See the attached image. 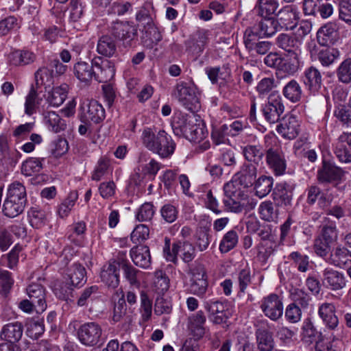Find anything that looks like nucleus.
Segmentation results:
<instances>
[{
  "label": "nucleus",
  "mask_w": 351,
  "mask_h": 351,
  "mask_svg": "<svg viewBox=\"0 0 351 351\" xmlns=\"http://www.w3.org/2000/svg\"><path fill=\"white\" fill-rule=\"evenodd\" d=\"M289 297L292 304L300 307L302 310L308 309L311 306L312 298L304 289L291 287L289 290Z\"/></svg>",
  "instance_id": "nucleus-36"
},
{
  "label": "nucleus",
  "mask_w": 351,
  "mask_h": 351,
  "mask_svg": "<svg viewBox=\"0 0 351 351\" xmlns=\"http://www.w3.org/2000/svg\"><path fill=\"white\" fill-rule=\"evenodd\" d=\"M206 320V317L202 311H197L189 317V328L195 338L199 339L204 335Z\"/></svg>",
  "instance_id": "nucleus-35"
},
{
  "label": "nucleus",
  "mask_w": 351,
  "mask_h": 351,
  "mask_svg": "<svg viewBox=\"0 0 351 351\" xmlns=\"http://www.w3.org/2000/svg\"><path fill=\"white\" fill-rule=\"evenodd\" d=\"M120 264L116 261L108 262L102 267L100 278L108 287L114 289L119 285Z\"/></svg>",
  "instance_id": "nucleus-17"
},
{
  "label": "nucleus",
  "mask_w": 351,
  "mask_h": 351,
  "mask_svg": "<svg viewBox=\"0 0 351 351\" xmlns=\"http://www.w3.org/2000/svg\"><path fill=\"white\" fill-rule=\"evenodd\" d=\"M38 89L34 85H32L31 89L26 96L25 103V112L28 115H32L36 112V107L40 104L42 99L38 97Z\"/></svg>",
  "instance_id": "nucleus-55"
},
{
  "label": "nucleus",
  "mask_w": 351,
  "mask_h": 351,
  "mask_svg": "<svg viewBox=\"0 0 351 351\" xmlns=\"http://www.w3.org/2000/svg\"><path fill=\"white\" fill-rule=\"evenodd\" d=\"M29 223L33 228H40L45 224L46 216L43 210L32 207L28 211Z\"/></svg>",
  "instance_id": "nucleus-59"
},
{
  "label": "nucleus",
  "mask_w": 351,
  "mask_h": 351,
  "mask_svg": "<svg viewBox=\"0 0 351 351\" xmlns=\"http://www.w3.org/2000/svg\"><path fill=\"white\" fill-rule=\"evenodd\" d=\"M77 197L78 194L77 191H72L69 194L67 198H66L58 207V213L60 217L64 218L68 216L75 205Z\"/></svg>",
  "instance_id": "nucleus-61"
},
{
  "label": "nucleus",
  "mask_w": 351,
  "mask_h": 351,
  "mask_svg": "<svg viewBox=\"0 0 351 351\" xmlns=\"http://www.w3.org/2000/svg\"><path fill=\"white\" fill-rule=\"evenodd\" d=\"M69 86L66 84H62L60 86L54 87L49 93L47 102L53 107H58L63 104L67 97Z\"/></svg>",
  "instance_id": "nucleus-41"
},
{
  "label": "nucleus",
  "mask_w": 351,
  "mask_h": 351,
  "mask_svg": "<svg viewBox=\"0 0 351 351\" xmlns=\"http://www.w3.org/2000/svg\"><path fill=\"white\" fill-rule=\"evenodd\" d=\"M264 63L269 67L286 73L291 74L296 71V68L293 64L276 52L267 54L264 58Z\"/></svg>",
  "instance_id": "nucleus-18"
},
{
  "label": "nucleus",
  "mask_w": 351,
  "mask_h": 351,
  "mask_svg": "<svg viewBox=\"0 0 351 351\" xmlns=\"http://www.w3.org/2000/svg\"><path fill=\"white\" fill-rule=\"evenodd\" d=\"M110 168V159L106 156L100 157L96 164L94 171L92 173V180L95 181H99L108 172Z\"/></svg>",
  "instance_id": "nucleus-54"
},
{
  "label": "nucleus",
  "mask_w": 351,
  "mask_h": 351,
  "mask_svg": "<svg viewBox=\"0 0 351 351\" xmlns=\"http://www.w3.org/2000/svg\"><path fill=\"white\" fill-rule=\"evenodd\" d=\"M265 156L267 164L274 175L281 176L285 173L287 160L280 148L270 147L267 150Z\"/></svg>",
  "instance_id": "nucleus-11"
},
{
  "label": "nucleus",
  "mask_w": 351,
  "mask_h": 351,
  "mask_svg": "<svg viewBox=\"0 0 351 351\" xmlns=\"http://www.w3.org/2000/svg\"><path fill=\"white\" fill-rule=\"evenodd\" d=\"M95 73L94 79L99 83H107L114 78L115 68L114 63L101 56H95L92 59Z\"/></svg>",
  "instance_id": "nucleus-8"
},
{
  "label": "nucleus",
  "mask_w": 351,
  "mask_h": 351,
  "mask_svg": "<svg viewBox=\"0 0 351 351\" xmlns=\"http://www.w3.org/2000/svg\"><path fill=\"white\" fill-rule=\"evenodd\" d=\"M195 120V114L194 112L192 114H179L176 115L171 123L173 133L176 136H183L186 138L188 132Z\"/></svg>",
  "instance_id": "nucleus-23"
},
{
  "label": "nucleus",
  "mask_w": 351,
  "mask_h": 351,
  "mask_svg": "<svg viewBox=\"0 0 351 351\" xmlns=\"http://www.w3.org/2000/svg\"><path fill=\"white\" fill-rule=\"evenodd\" d=\"M276 86V81L274 77H264L257 84L256 90L260 97H263L272 93V90Z\"/></svg>",
  "instance_id": "nucleus-63"
},
{
  "label": "nucleus",
  "mask_w": 351,
  "mask_h": 351,
  "mask_svg": "<svg viewBox=\"0 0 351 351\" xmlns=\"http://www.w3.org/2000/svg\"><path fill=\"white\" fill-rule=\"evenodd\" d=\"M36 84L34 86L39 88L40 86H50L53 83V71L49 67H42L35 73Z\"/></svg>",
  "instance_id": "nucleus-49"
},
{
  "label": "nucleus",
  "mask_w": 351,
  "mask_h": 351,
  "mask_svg": "<svg viewBox=\"0 0 351 351\" xmlns=\"http://www.w3.org/2000/svg\"><path fill=\"white\" fill-rule=\"evenodd\" d=\"M257 348L259 351H272L274 340L271 332L264 328H258L255 332Z\"/></svg>",
  "instance_id": "nucleus-34"
},
{
  "label": "nucleus",
  "mask_w": 351,
  "mask_h": 351,
  "mask_svg": "<svg viewBox=\"0 0 351 351\" xmlns=\"http://www.w3.org/2000/svg\"><path fill=\"white\" fill-rule=\"evenodd\" d=\"M222 69L225 70V75L221 77V80L224 82L220 83V92L223 94V97L226 98L233 97L239 92V82H235L231 80V71L228 65H223Z\"/></svg>",
  "instance_id": "nucleus-29"
},
{
  "label": "nucleus",
  "mask_w": 351,
  "mask_h": 351,
  "mask_svg": "<svg viewBox=\"0 0 351 351\" xmlns=\"http://www.w3.org/2000/svg\"><path fill=\"white\" fill-rule=\"evenodd\" d=\"M261 17L263 19L261 21L256 25H254L259 32L261 36L270 37L275 34L279 29L276 19L271 16Z\"/></svg>",
  "instance_id": "nucleus-40"
},
{
  "label": "nucleus",
  "mask_w": 351,
  "mask_h": 351,
  "mask_svg": "<svg viewBox=\"0 0 351 351\" xmlns=\"http://www.w3.org/2000/svg\"><path fill=\"white\" fill-rule=\"evenodd\" d=\"M230 136L228 125L223 124L213 128L211 138L215 145L225 144L229 141L228 136Z\"/></svg>",
  "instance_id": "nucleus-57"
},
{
  "label": "nucleus",
  "mask_w": 351,
  "mask_h": 351,
  "mask_svg": "<svg viewBox=\"0 0 351 351\" xmlns=\"http://www.w3.org/2000/svg\"><path fill=\"white\" fill-rule=\"evenodd\" d=\"M97 52L106 58H111L117 53V44L110 35H103L99 38L97 44Z\"/></svg>",
  "instance_id": "nucleus-33"
},
{
  "label": "nucleus",
  "mask_w": 351,
  "mask_h": 351,
  "mask_svg": "<svg viewBox=\"0 0 351 351\" xmlns=\"http://www.w3.org/2000/svg\"><path fill=\"white\" fill-rule=\"evenodd\" d=\"M209 230L210 223L206 226L200 225L197 229L195 244L200 251L206 250L210 244Z\"/></svg>",
  "instance_id": "nucleus-51"
},
{
  "label": "nucleus",
  "mask_w": 351,
  "mask_h": 351,
  "mask_svg": "<svg viewBox=\"0 0 351 351\" xmlns=\"http://www.w3.org/2000/svg\"><path fill=\"white\" fill-rule=\"evenodd\" d=\"M276 45L284 51L297 57L300 53L301 43L299 39L292 34L282 33L276 39Z\"/></svg>",
  "instance_id": "nucleus-24"
},
{
  "label": "nucleus",
  "mask_w": 351,
  "mask_h": 351,
  "mask_svg": "<svg viewBox=\"0 0 351 351\" xmlns=\"http://www.w3.org/2000/svg\"><path fill=\"white\" fill-rule=\"evenodd\" d=\"M207 134V130L205 129L199 117L195 115V120L193 121L191 126L186 139L191 142L199 143L206 137Z\"/></svg>",
  "instance_id": "nucleus-42"
},
{
  "label": "nucleus",
  "mask_w": 351,
  "mask_h": 351,
  "mask_svg": "<svg viewBox=\"0 0 351 351\" xmlns=\"http://www.w3.org/2000/svg\"><path fill=\"white\" fill-rule=\"evenodd\" d=\"M344 176V171L334 164L323 160L317 170V179L321 184H337Z\"/></svg>",
  "instance_id": "nucleus-6"
},
{
  "label": "nucleus",
  "mask_w": 351,
  "mask_h": 351,
  "mask_svg": "<svg viewBox=\"0 0 351 351\" xmlns=\"http://www.w3.org/2000/svg\"><path fill=\"white\" fill-rule=\"evenodd\" d=\"M339 25L337 22H329L322 26L317 33L318 43L322 46L333 44L338 38Z\"/></svg>",
  "instance_id": "nucleus-22"
},
{
  "label": "nucleus",
  "mask_w": 351,
  "mask_h": 351,
  "mask_svg": "<svg viewBox=\"0 0 351 351\" xmlns=\"http://www.w3.org/2000/svg\"><path fill=\"white\" fill-rule=\"evenodd\" d=\"M208 31L200 29L193 34L186 42V50L198 54L202 53L208 42Z\"/></svg>",
  "instance_id": "nucleus-28"
},
{
  "label": "nucleus",
  "mask_w": 351,
  "mask_h": 351,
  "mask_svg": "<svg viewBox=\"0 0 351 351\" xmlns=\"http://www.w3.org/2000/svg\"><path fill=\"white\" fill-rule=\"evenodd\" d=\"M261 218L267 221H274L278 218V213L270 201L262 202L258 208Z\"/></svg>",
  "instance_id": "nucleus-58"
},
{
  "label": "nucleus",
  "mask_w": 351,
  "mask_h": 351,
  "mask_svg": "<svg viewBox=\"0 0 351 351\" xmlns=\"http://www.w3.org/2000/svg\"><path fill=\"white\" fill-rule=\"evenodd\" d=\"M35 55L29 51L16 50L8 56V62L13 66H23L33 62Z\"/></svg>",
  "instance_id": "nucleus-43"
},
{
  "label": "nucleus",
  "mask_w": 351,
  "mask_h": 351,
  "mask_svg": "<svg viewBox=\"0 0 351 351\" xmlns=\"http://www.w3.org/2000/svg\"><path fill=\"white\" fill-rule=\"evenodd\" d=\"M205 308L209 313L210 319L215 324L226 323L231 315L228 303L221 301H209L204 305Z\"/></svg>",
  "instance_id": "nucleus-12"
},
{
  "label": "nucleus",
  "mask_w": 351,
  "mask_h": 351,
  "mask_svg": "<svg viewBox=\"0 0 351 351\" xmlns=\"http://www.w3.org/2000/svg\"><path fill=\"white\" fill-rule=\"evenodd\" d=\"M29 300L36 303V313L44 312L47 308L45 289L40 284L33 282L26 289Z\"/></svg>",
  "instance_id": "nucleus-20"
},
{
  "label": "nucleus",
  "mask_w": 351,
  "mask_h": 351,
  "mask_svg": "<svg viewBox=\"0 0 351 351\" xmlns=\"http://www.w3.org/2000/svg\"><path fill=\"white\" fill-rule=\"evenodd\" d=\"M174 97L178 102L191 112H197L200 108L199 99L194 87L186 82H180L175 87Z\"/></svg>",
  "instance_id": "nucleus-3"
},
{
  "label": "nucleus",
  "mask_w": 351,
  "mask_h": 351,
  "mask_svg": "<svg viewBox=\"0 0 351 351\" xmlns=\"http://www.w3.org/2000/svg\"><path fill=\"white\" fill-rule=\"evenodd\" d=\"M14 284L12 274L0 268V295L6 296Z\"/></svg>",
  "instance_id": "nucleus-62"
},
{
  "label": "nucleus",
  "mask_w": 351,
  "mask_h": 351,
  "mask_svg": "<svg viewBox=\"0 0 351 351\" xmlns=\"http://www.w3.org/2000/svg\"><path fill=\"white\" fill-rule=\"evenodd\" d=\"M257 168L253 164L245 163L241 170L235 175V178L239 181L243 188L252 186L256 182Z\"/></svg>",
  "instance_id": "nucleus-31"
},
{
  "label": "nucleus",
  "mask_w": 351,
  "mask_h": 351,
  "mask_svg": "<svg viewBox=\"0 0 351 351\" xmlns=\"http://www.w3.org/2000/svg\"><path fill=\"white\" fill-rule=\"evenodd\" d=\"M302 81L309 93L315 95L322 88V75L316 67L312 66L305 69Z\"/></svg>",
  "instance_id": "nucleus-14"
},
{
  "label": "nucleus",
  "mask_w": 351,
  "mask_h": 351,
  "mask_svg": "<svg viewBox=\"0 0 351 351\" xmlns=\"http://www.w3.org/2000/svg\"><path fill=\"white\" fill-rule=\"evenodd\" d=\"M238 240L239 237L236 231L232 230L227 232L219 243V251L223 254L228 253L236 247Z\"/></svg>",
  "instance_id": "nucleus-50"
},
{
  "label": "nucleus",
  "mask_w": 351,
  "mask_h": 351,
  "mask_svg": "<svg viewBox=\"0 0 351 351\" xmlns=\"http://www.w3.org/2000/svg\"><path fill=\"white\" fill-rule=\"evenodd\" d=\"M27 202L25 186L19 182H14L8 187L3 205L2 210L4 215L10 218L19 216L24 211Z\"/></svg>",
  "instance_id": "nucleus-1"
},
{
  "label": "nucleus",
  "mask_w": 351,
  "mask_h": 351,
  "mask_svg": "<svg viewBox=\"0 0 351 351\" xmlns=\"http://www.w3.org/2000/svg\"><path fill=\"white\" fill-rule=\"evenodd\" d=\"M154 8L150 3H145L136 14V20L143 27H145L154 21Z\"/></svg>",
  "instance_id": "nucleus-48"
},
{
  "label": "nucleus",
  "mask_w": 351,
  "mask_h": 351,
  "mask_svg": "<svg viewBox=\"0 0 351 351\" xmlns=\"http://www.w3.org/2000/svg\"><path fill=\"white\" fill-rule=\"evenodd\" d=\"M133 263L138 267L143 269L149 267L151 265V255L149 248L147 245H136L130 252Z\"/></svg>",
  "instance_id": "nucleus-30"
},
{
  "label": "nucleus",
  "mask_w": 351,
  "mask_h": 351,
  "mask_svg": "<svg viewBox=\"0 0 351 351\" xmlns=\"http://www.w3.org/2000/svg\"><path fill=\"white\" fill-rule=\"evenodd\" d=\"M274 179L271 176H262L254 182L256 195L263 198L267 196L271 191Z\"/></svg>",
  "instance_id": "nucleus-47"
},
{
  "label": "nucleus",
  "mask_w": 351,
  "mask_h": 351,
  "mask_svg": "<svg viewBox=\"0 0 351 351\" xmlns=\"http://www.w3.org/2000/svg\"><path fill=\"white\" fill-rule=\"evenodd\" d=\"M292 192L286 182L278 183L273 189L272 197L276 206L287 208L291 205Z\"/></svg>",
  "instance_id": "nucleus-26"
},
{
  "label": "nucleus",
  "mask_w": 351,
  "mask_h": 351,
  "mask_svg": "<svg viewBox=\"0 0 351 351\" xmlns=\"http://www.w3.org/2000/svg\"><path fill=\"white\" fill-rule=\"evenodd\" d=\"M275 19L279 28L293 29L298 19L296 9L291 5L285 6L278 11Z\"/></svg>",
  "instance_id": "nucleus-16"
},
{
  "label": "nucleus",
  "mask_w": 351,
  "mask_h": 351,
  "mask_svg": "<svg viewBox=\"0 0 351 351\" xmlns=\"http://www.w3.org/2000/svg\"><path fill=\"white\" fill-rule=\"evenodd\" d=\"M45 158L29 157L21 165V173L27 177L32 176L41 171L43 169Z\"/></svg>",
  "instance_id": "nucleus-38"
},
{
  "label": "nucleus",
  "mask_w": 351,
  "mask_h": 351,
  "mask_svg": "<svg viewBox=\"0 0 351 351\" xmlns=\"http://www.w3.org/2000/svg\"><path fill=\"white\" fill-rule=\"evenodd\" d=\"M263 114L270 123H277L285 111L282 99L278 91L274 90L267 97V102L263 108Z\"/></svg>",
  "instance_id": "nucleus-4"
},
{
  "label": "nucleus",
  "mask_w": 351,
  "mask_h": 351,
  "mask_svg": "<svg viewBox=\"0 0 351 351\" xmlns=\"http://www.w3.org/2000/svg\"><path fill=\"white\" fill-rule=\"evenodd\" d=\"M288 259L293 262L295 267L300 272H306L310 266L309 257L299 252H293L288 256Z\"/></svg>",
  "instance_id": "nucleus-52"
},
{
  "label": "nucleus",
  "mask_w": 351,
  "mask_h": 351,
  "mask_svg": "<svg viewBox=\"0 0 351 351\" xmlns=\"http://www.w3.org/2000/svg\"><path fill=\"white\" fill-rule=\"evenodd\" d=\"M45 123L48 129L55 133L64 131L66 128V121L55 112H48L45 116Z\"/></svg>",
  "instance_id": "nucleus-46"
},
{
  "label": "nucleus",
  "mask_w": 351,
  "mask_h": 351,
  "mask_svg": "<svg viewBox=\"0 0 351 351\" xmlns=\"http://www.w3.org/2000/svg\"><path fill=\"white\" fill-rule=\"evenodd\" d=\"M94 66L92 61L89 64L80 59L73 64V75L81 83L86 86L90 85L95 74Z\"/></svg>",
  "instance_id": "nucleus-19"
},
{
  "label": "nucleus",
  "mask_w": 351,
  "mask_h": 351,
  "mask_svg": "<svg viewBox=\"0 0 351 351\" xmlns=\"http://www.w3.org/2000/svg\"><path fill=\"white\" fill-rule=\"evenodd\" d=\"M86 269L80 263H73L68 269L66 275L70 284L73 287H77L84 285L86 281Z\"/></svg>",
  "instance_id": "nucleus-37"
},
{
  "label": "nucleus",
  "mask_w": 351,
  "mask_h": 351,
  "mask_svg": "<svg viewBox=\"0 0 351 351\" xmlns=\"http://www.w3.org/2000/svg\"><path fill=\"white\" fill-rule=\"evenodd\" d=\"M102 335L101 326L95 322H86L82 324L77 330V336L80 342L86 346L97 345Z\"/></svg>",
  "instance_id": "nucleus-5"
},
{
  "label": "nucleus",
  "mask_w": 351,
  "mask_h": 351,
  "mask_svg": "<svg viewBox=\"0 0 351 351\" xmlns=\"http://www.w3.org/2000/svg\"><path fill=\"white\" fill-rule=\"evenodd\" d=\"M322 281L325 287L333 291L341 289L346 286L343 274L331 267L323 270Z\"/></svg>",
  "instance_id": "nucleus-15"
},
{
  "label": "nucleus",
  "mask_w": 351,
  "mask_h": 351,
  "mask_svg": "<svg viewBox=\"0 0 351 351\" xmlns=\"http://www.w3.org/2000/svg\"><path fill=\"white\" fill-rule=\"evenodd\" d=\"M173 250L180 253V256L184 263L191 262L195 256V248L189 241H178L173 243Z\"/></svg>",
  "instance_id": "nucleus-39"
},
{
  "label": "nucleus",
  "mask_w": 351,
  "mask_h": 351,
  "mask_svg": "<svg viewBox=\"0 0 351 351\" xmlns=\"http://www.w3.org/2000/svg\"><path fill=\"white\" fill-rule=\"evenodd\" d=\"M260 308L264 315L272 321H277L283 314L282 302L276 293L264 297L261 302Z\"/></svg>",
  "instance_id": "nucleus-7"
},
{
  "label": "nucleus",
  "mask_w": 351,
  "mask_h": 351,
  "mask_svg": "<svg viewBox=\"0 0 351 351\" xmlns=\"http://www.w3.org/2000/svg\"><path fill=\"white\" fill-rule=\"evenodd\" d=\"M282 94L291 102L297 103L302 98V90L295 80H291L284 86Z\"/></svg>",
  "instance_id": "nucleus-45"
},
{
  "label": "nucleus",
  "mask_w": 351,
  "mask_h": 351,
  "mask_svg": "<svg viewBox=\"0 0 351 351\" xmlns=\"http://www.w3.org/2000/svg\"><path fill=\"white\" fill-rule=\"evenodd\" d=\"M300 122L296 116L292 114L285 115L276 127V131L286 139L295 138L300 133Z\"/></svg>",
  "instance_id": "nucleus-13"
},
{
  "label": "nucleus",
  "mask_w": 351,
  "mask_h": 351,
  "mask_svg": "<svg viewBox=\"0 0 351 351\" xmlns=\"http://www.w3.org/2000/svg\"><path fill=\"white\" fill-rule=\"evenodd\" d=\"M109 32L114 38L130 43L137 35V29L128 21H114L109 26Z\"/></svg>",
  "instance_id": "nucleus-9"
},
{
  "label": "nucleus",
  "mask_w": 351,
  "mask_h": 351,
  "mask_svg": "<svg viewBox=\"0 0 351 351\" xmlns=\"http://www.w3.org/2000/svg\"><path fill=\"white\" fill-rule=\"evenodd\" d=\"M328 262L339 268H346L351 265V252L341 245L330 251Z\"/></svg>",
  "instance_id": "nucleus-21"
},
{
  "label": "nucleus",
  "mask_w": 351,
  "mask_h": 351,
  "mask_svg": "<svg viewBox=\"0 0 351 351\" xmlns=\"http://www.w3.org/2000/svg\"><path fill=\"white\" fill-rule=\"evenodd\" d=\"M278 0H256L254 10L259 16H271L278 8Z\"/></svg>",
  "instance_id": "nucleus-44"
},
{
  "label": "nucleus",
  "mask_w": 351,
  "mask_h": 351,
  "mask_svg": "<svg viewBox=\"0 0 351 351\" xmlns=\"http://www.w3.org/2000/svg\"><path fill=\"white\" fill-rule=\"evenodd\" d=\"M223 203L226 210L232 213H239L249 211L255 208L256 201L249 197L247 195L234 197H225Z\"/></svg>",
  "instance_id": "nucleus-10"
},
{
  "label": "nucleus",
  "mask_w": 351,
  "mask_h": 351,
  "mask_svg": "<svg viewBox=\"0 0 351 351\" xmlns=\"http://www.w3.org/2000/svg\"><path fill=\"white\" fill-rule=\"evenodd\" d=\"M142 140L148 149L163 158L171 156L176 148V143L164 130H160L156 135L149 128L145 129L143 132Z\"/></svg>",
  "instance_id": "nucleus-2"
},
{
  "label": "nucleus",
  "mask_w": 351,
  "mask_h": 351,
  "mask_svg": "<svg viewBox=\"0 0 351 351\" xmlns=\"http://www.w3.org/2000/svg\"><path fill=\"white\" fill-rule=\"evenodd\" d=\"M105 118V110L102 106L96 101H91L86 106L83 108L82 121L99 123Z\"/></svg>",
  "instance_id": "nucleus-25"
},
{
  "label": "nucleus",
  "mask_w": 351,
  "mask_h": 351,
  "mask_svg": "<svg viewBox=\"0 0 351 351\" xmlns=\"http://www.w3.org/2000/svg\"><path fill=\"white\" fill-rule=\"evenodd\" d=\"M318 315L324 325L330 330H335L339 324V319L335 314L333 304L325 302L319 306Z\"/></svg>",
  "instance_id": "nucleus-27"
},
{
  "label": "nucleus",
  "mask_w": 351,
  "mask_h": 351,
  "mask_svg": "<svg viewBox=\"0 0 351 351\" xmlns=\"http://www.w3.org/2000/svg\"><path fill=\"white\" fill-rule=\"evenodd\" d=\"M276 244L275 242L272 243H265L260 242L258 245V255L257 257L258 260L263 263H266L269 259V258L274 254L275 251Z\"/></svg>",
  "instance_id": "nucleus-64"
},
{
  "label": "nucleus",
  "mask_w": 351,
  "mask_h": 351,
  "mask_svg": "<svg viewBox=\"0 0 351 351\" xmlns=\"http://www.w3.org/2000/svg\"><path fill=\"white\" fill-rule=\"evenodd\" d=\"M339 55L340 53L337 49L326 47L319 51L317 58L323 66H328L332 64Z\"/></svg>",
  "instance_id": "nucleus-53"
},
{
  "label": "nucleus",
  "mask_w": 351,
  "mask_h": 351,
  "mask_svg": "<svg viewBox=\"0 0 351 351\" xmlns=\"http://www.w3.org/2000/svg\"><path fill=\"white\" fill-rule=\"evenodd\" d=\"M245 158L250 162L258 164L264 153L261 146L247 145L242 148Z\"/></svg>",
  "instance_id": "nucleus-56"
},
{
  "label": "nucleus",
  "mask_w": 351,
  "mask_h": 351,
  "mask_svg": "<svg viewBox=\"0 0 351 351\" xmlns=\"http://www.w3.org/2000/svg\"><path fill=\"white\" fill-rule=\"evenodd\" d=\"M23 328L21 322H15L3 326L0 337L1 339L10 343L18 342L23 335Z\"/></svg>",
  "instance_id": "nucleus-32"
},
{
  "label": "nucleus",
  "mask_w": 351,
  "mask_h": 351,
  "mask_svg": "<svg viewBox=\"0 0 351 351\" xmlns=\"http://www.w3.org/2000/svg\"><path fill=\"white\" fill-rule=\"evenodd\" d=\"M338 80L343 84L351 82V58L344 60L337 69Z\"/></svg>",
  "instance_id": "nucleus-60"
}]
</instances>
